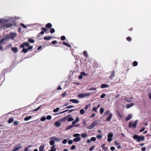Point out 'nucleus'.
Masks as SVG:
<instances>
[{"mask_svg":"<svg viewBox=\"0 0 151 151\" xmlns=\"http://www.w3.org/2000/svg\"><path fill=\"white\" fill-rule=\"evenodd\" d=\"M134 139H136L137 141L139 142L141 141H143L145 140V137L143 136H139L137 135H135L133 137Z\"/></svg>","mask_w":151,"mask_h":151,"instance_id":"1","label":"nucleus"},{"mask_svg":"<svg viewBox=\"0 0 151 151\" xmlns=\"http://www.w3.org/2000/svg\"><path fill=\"white\" fill-rule=\"evenodd\" d=\"M138 122L137 120H136L134 122L133 121L130 122L129 124V127H133L135 128Z\"/></svg>","mask_w":151,"mask_h":151,"instance_id":"2","label":"nucleus"},{"mask_svg":"<svg viewBox=\"0 0 151 151\" xmlns=\"http://www.w3.org/2000/svg\"><path fill=\"white\" fill-rule=\"evenodd\" d=\"M99 122V121L98 120L94 121L89 126L88 128L90 129L93 128L98 124Z\"/></svg>","mask_w":151,"mask_h":151,"instance_id":"3","label":"nucleus"},{"mask_svg":"<svg viewBox=\"0 0 151 151\" xmlns=\"http://www.w3.org/2000/svg\"><path fill=\"white\" fill-rule=\"evenodd\" d=\"M10 35H6V37L8 38V39H11L12 40H13L14 38L16 37V34L15 33H14L12 32L10 33Z\"/></svg>","mask_w":151,"mask_h":151,"instance_id":"4","label":"nucleus"},{"mask_svg":"<svg viewBox=\"0 0 151 151\" xmlns=\"http://www.w3.org/2000/svg\"><path fill=\"white\" fill-rule=\"evenodd\" d=\"M90 95L91 93H84L78 95V97L80 98H82L88 96Z\"/></svg>","mask_w":151,"mask_h":151,"instance_id":"5","label":"nucleus"},{"mask_svg":"<svg viewBox=\"0 0 151 151\" xmlns=\"http://www.w3.org/2000/svg\"><path fill=\"white\" fill-rule=\"evenodd\" d=\"M41 30L42 31L39 33L37 35V36H38V37H40L41 35H43L44 32H46L47 31V30L45 27H42L41 29Z\"/></svg>","mask_w":151,"mask_h":151,"instance_id":"6","label":"nucleus"},{"mask_svg":"<svg viewBox=\"0 0 151 151\" xmlns=\"http://www.w3.org/2000/svg\"><path fill=\"white\" fill-rule=\"evenodd\" d=\"M29 45V43L28 42H26L21 44L20 47L21 48H24L25 47H28Z\"/></svg>","mask_w":151,"mask_h":151,"instance_id":"7","label":"nucleus"},{"mask_svg":"<svg viewBox=\"0 0 151 151\" xmlns=\"http://www.w3.org/2000/svg\"><path fill=\"white\" fill-rule=\"evenodd\" d=\"M22 148L21 144H19L17 145V146L15 147L12 151H17Z\"/></svg>","mask_w":151,"mask_h":151,"instance_id":"8","label":"nucleus"},{"mask_svg":"<svg viewBox=\"0 0 151 151\" xmlns=\"http://www.w3.org/2000/svg\"><path fill=\"white\" fill-rule=\"evenodd\" d=\"M8 38L6 36H5L3 37V38L0 41V44L3 45L5 44V43H4V42L5 40H8Z\"/></svg>","mask_w":151,"mask_h":151,"instance_id":"9","label":"nucleus"},{"mask_svg":"<svg viewBox=\"0 0 151 151\" xmlns=\"http://www.w3.org/2000/svg\"><path fill=\"white\" fill-rule=\"evenodd\" d=\"M112 116V113H110L108 117L106 118V120L108 121L109 122L111 119V118Z\"/></svg>","mask_w":151,"mask_h":151,"instance_id":"10","label":"nucleus"},{"mask_svg":"<svg viewBox=\"0 0 151 151\" xmlns=\"http://www.w3.org/2000/svg\"><path fill=\"white\" fill-rule=\"evenodd\" d=\"M11 50L14 53H16L18 52V49L17 47H12Z\"/></svg>","mask_w":151,"mask_h":151,"instance_id":"11","label":"nucleus"},{"mask_svg":"<svg viewBox=\"0 0 151 151\" xmlns=\"http://www.w3.org/2000/svg\"><path fill=\"white\" fill-rule=\"evenodd\" d=\"M45 145H40L39 148V151H45L44 150Z\"/></svg>","mask_w":151,"mask_h":151,"instance_id":"12","label":"nucleus"},{"mask_svg":"<svg viewBox=\"0 0 151 151\" xmlns=\"http://www.w3.org/2000/svg\"><path fill=\"white\" fill-rule=\"evenodd\" d=\"M109 85L106 84H102L101 86V88H106L109 87Z\"/></svg>","mask_w":151,"mask_h":151,"instance_id":"13","label":"nucleus"},{"mask_svg":"<svg viewBox=\"0 0 151 151\" xmlns=\"http://www.w3.org/2000/svg\"><path fill=\"white\" fill-rule=\"evenodd\" d=\"M80 134H79L76 133V142L79 141L81 139V137H79Z\"/></svg>","mask_w":151,"mask_h":151,"instance_id":"14","label":"nucleus"},{"mask_svg":"<svg viewBox=\"0 0 151 151\" xmlns=\"http://www.w3.org/2000/svg\"><path fill=\"white\" fill-rule=\"evenodd\" d=\"M134 105V104L133 103L127 104L126 105V107L127 109H128L133 106Z\"/></svg>","mask_w":151,"mask_h":151,"instance_id":"15","label":"nucleus"},{"mask_svg":"<svg viewBox=\"0 0 151 151\" xmlns=\"http://www.w3.org/2000/svg\"><path fill=\"white\" fill-rule=\"evenodd\" d=\"M52 24L50 23H48L46 25L45 27L47 28H50L52 27Z\"/></svg>","mask_w":151,"mask_h":151,"instance_id":"16","label":"nucleus"},{"mask_svg":"<svg viewBox=\"0 0 151 151\" xmlns=\"http://www.w3.org/2000/svg\"><path fill=\"white\" fill-rule=\"evenodd\" d=\"M115 76V71H113L111 73L110 76L109 77V78L112 79Z\"/></svg>","mask_w":151,"mask_h":151,"instance_id":"17","label":"nucleus"},{"mask_svg":"<svg viewBox=\"0 0 151 151\" xmlns=\"http://www.w3.org/2000/svg\"><path fill=\"white\" fill-rule=\"evenodd\" d=\"M60 125V123L58 121H57L55 123V125L57 127H59Z\"/></svg>","mask_w":151,"mask_h":151,"instance_id":"18","label":"nucleus"},{"mask_svg":"<svg viewBox=\"0 0 151 151\" xmlns=\"http://www.w3.org/2000/svg\"><path fill=\"white\" fill-rule=\"evenodd\" d=\"M132 117V115L131 114H129L126 118V120L128 121L130 120Z\"/></svg>","mask_w":151,"mask_h":151,"instance_id":"19","label":"nucleus"},{"mask_svg":"<svg viewBox=\"0 0 151 151\" xmlns=\"http://www.w3.org/2000/svg\"><path fill=\"white\" fill-rule=\"evenodd\" d=\"M57 44L55 46V47H61V46L62 45V42H58Z\"/></svg>","mask_w":151,"mask_h":151,"instance_id":"20","label":"nucleus"},{"mask_svg":"<svg viewBox=\"0 0 151 151\" xmlns=\"http://www.w3.org/2000/svg\"><path fill=\"white\" fill-rule=\"evenodd\" d=\"M13 25L12 24L8 23L4 25V27H6L7 28L11 27Z\"/></svg>","mask_w":151,"mask_h":151,"instance_id":"21","label":"nucleus"},{"mask_svg":"<svg viewBox=\"0 0 151 151\" xmlns=\"http://www.w3.org/2000/svg\"><path fill=\"white\" fill-rule=\"evenodd\" d=\"M52 37L51 36L47 37L45 36L44 37V39L45 40H49L52 38Z\"/></svg>","mask_w":151,"mask_h":151,"instance_id":"22","label":"nucleus"},{"mask_svg":"<svg viewBox=\"0 0 151 151\" xmlns=\"http://www.w3.org/2000/svg\"><path fill=\"white\" fill-rule=\"evenodd\" d=\"M101 147L105 151H107L108 149L107 147H105V145L104 144H103L102 145Z\"/></svg>","mask_w":151,"mask_h":151,"instance_id":"23","label":"nucleus"},{"mask_svg":"<svg viewBox=\"0 0 151 151\" xmlns=\"http://www.w3.org/2000/svg\"><path fill=\"white\" fill-rule=\"evenodd\" d=\"M62 45H65L69 47H71V46L70 45H69L68 43L66 42H62Z\"/></svg>","mask_w":151,"mask_h":151,"instance_id":"24","label":"nucleus"},{"mask_svg":"<svg viewBox=\"0 0 151 151\" xmlns=\"http://www.w3.org/2000/svg\"><path fill=\"white\" fill-rule=\"evenodd\" d=\"M32 118V116H29L28 117H27L25 118L24 119V120L25 121H27L28 120H29L30 119Z\"/></svg>","mask_w":151,"mask_h":151,"instance_id":"25","label":"nucleus"},{"mask_svg":"<svg viewBox=\"0 0 151 151\" xmlns=\"http://www.w3.org/2000/svg\"><path fill=\"white\" fill-rule=\"evenodd\" d=\"M14 121V119L12 118H10L8 121V123L9 124L12 123Z\"/></svg>","mask_w":151,"mask_h":151,"instance_id":"26","label":"nucleus"},{"mask_svg":"<svg viewBox=\"0 0 151 151\" xmlns=\"http://www.w3.org/2000/svg\"><path fill=\"white\" fill-rule=\"evenodd\" d=\"M28 51V49H25L24 48H23V49H22V52L24 53H26Z\"/></svg>","mask_w":151,"mask_h":151,"instance_id":"27","label":"nucleus"},{"mask_svg":"<svg viewBox=\"0 0 151 151\" xmlns=\"http://www.w3.org/2000/svg\"><path fill=\"white\" fill-rule=\"evenodd\" d=\"M55 145H53L51 147V150L52 151H55L56 150V149L55 148Z\"/></svg>","mask_w":151,"mask_h":151,"instance_id":"28","label":"nucleus"},{"mask_svg":"<svg viewBox=\"0 0 151 151\" xmlns=\"http://www.w3.org/2000/svg\"><path fill=\"white\" fill-rule=\"evenodd\" d=\"M55 142L53 140H50V144L51 145H53L55 144Z\"/></svg>","mask_w":151,"mask_h":151,"instance_id":"29","label":"nucleus"},{"mask_svg":"<svg viewBox=\"0 0 151 151\" xmlns=\"http://www.w3.org/2000/svg\"><path fill=\"white\" fill-rule=\"evenodd\" d=\"M110 113H111L110 112V111L109 110H107L104 113V114L105 116H106L107 115H109Z\"/></svg>","mask_w":151,"mask_h":151,"instance_id":"30","label":"nucleus"},{"mask_svg":"<svg viewBox=\"0 0 151 151\" xmlns=\"http://www.w3.org/2000/svg\"><path fill=\"white\" fill-rule=\"evenodd\" d=\"M104 108H100V113L102 114H103V113L104 112Z\"/></svg>","mask_w":151,"mask_h":151,"instance_id":"31","label":"nucleus"},{"mask_svg":"<svg viewBox=\"0 0 151 151\" xmlns=\"http://www.w3.org/2000/svg\"><path fill=\"white\" fill-rule=\"evenodd\" d=\"M50 32L52 34V33L55 32V30L54 28H52L50 29Z\"/></svg>","mask_w":151,"mask_h":151,"instance_id":"32","label":"nucleus"},{"mask_svg":"<svg viewBox=\"0 0 151 151\" xmlns=\"http://www.w3.org/2000/svg\"><path fill=\"white\" fill-rule=\"evenodd\" d=\"M28 41L29 42L31 43H33L35 42V40H34L31 39H29L28 40Z\"/></svg>","mask_w":151,"mask_h":151,"instance_id":"33","label":"nucleus"},{"mask_svg":"<svg viewBox=\"0 0 151 151\" xmlns=\"http://www.w3.org/2000/svg\"><path fill=\"white\" fill-rule=\"evenodd\" d=\"M83 54L86 57H88V55L87 53V52L86 51H85L83 52Z\"/></svg>","mask_w":151,"mask_h":151,"instance_id":"34","label":"nucleus"},{"mask_svg":"<svg viewBox=\"0 0 151 151\" xmlns=\"http://www.w3.org/2000/svg\"><path fill=\"white\" fill-rule=\"evenodd\" d=\"M80 112L81 114H83L85 113V111L83 109H82L80 111Z\"/></svg>","mask_w":151,"mask_h":151,"instance_id":"35","label":"nucleus"},{"mask_svg":"<svg viewBox=\"0 0 151 151\" xmlns=\"http://www.w3.org/2000/svg\"><path fill=\"white\" fill-rule=\"evenodd\" d=\"M59 108H56L53 110V112L55 113L56 112L59 110Z\"/></svg>","mask_w":151,"mask_h":151,"instance_id":"36","label":"nucleus"},{"mask_svg":"<svg viewBox=\"0 0 151 151\" xmlns=\"http://www.w3.org/2000/svg\"><path fill=\"white\" fill-rule=\"evenodd\" d=\"M113 135L111 133H109L107 137L108 138H111L113 137Z\"/></svg>","mask_w":151,"mask_h":151,"instance_id":"37","label":"nucleus"},{"mask_svg":"<svg viewBox=\"0 0 151 151\" xmlns=\"http://www.w3.org/2000/svg\"><path fill=\"white\" fill-rule=\"evenodd\" d=\"M81 136L82 137L85 138L87 136V134L86 133H83L82 134Z\"/></svg>","mask_w":151,"mask_h":151,"instance_id":"38","label":"nucleus"},{"mask_svg":"<svg viewBox=\"0 0 151 151\" xmlns=\"http://www.w3.org/2000/svg\"><path fill=\"white\" fill-rule=\"evenodd\" d=\"M46 118L47 120H50V119H51L52 116L50 115H48V116H46Z\"/></svg>","mask_w":151,"mask_h":151,"instance_id":"39","label":"nucleus"},{"mask_svg":"<svg viewBox=\"0 0 151 151\" xmlns=\"http://www.w3.org/2000/svg\"><path fill=\"white\" fill-rule=\"evenodd\" d=\"M137 64H138L137 62L136 61H134L133 63V65L134 66H137Z\"/></svg>","mask_w":151,"mask_h":151,"instance_id":"40","label":"nucleus"},{"mask_svg":"<svg viewBox=\"0 0 151 151\" xmlns=\"http://www.w3.org/2000/svg\"><path fill=\"white\" fill-rule=\"evenodd\" d=\"M73 120V118L72 117H69L67 119V121H72Z\"/></svg>","mask_w":151,"mask_h":151,"instance_id":"41","label":"nucleus"},{"mask_svg":"<svg viewBox=\"0 0 151 151\" xmlns=\"http://www.w3.org/2000/svg\"><path fill=\"white\" fill-rule=\"evenodd\" d=\"M19 122L18 121H15L14 122L13 124L14 125L17 126L19 124Z\"/></svg>","mask_w":151,"mask_h":151,"instance_id":"42","label":"nucleus"},{"mask_svg":"<svg viewBox=\"0 0 151 151\" xmlns=\"http://www.w3.org/2000/svg\"><path fill=\"white\" fill-rule=\"evenodd\" d=\"M46 119V118L45 116H43L42 117L41 119L40 120L42 121H43L45 120Z\"/></svg>","mask_w":151,"mask_h":151,"instance_id":"43","label":"nucleus"},{"mask_svg":"<svg viewBox=\"0 0 151 151\" xmlns=\"http://www.w3.org/2000/svg\"><path fill=\"white\" fill-rule=\"evenodd\" d=\"M73 127V126H72L71 125H70L66 127V129H67V130L69 129H71Z\"/></svg>","mask_w":151,"mask_h":151,"instance_id":"44","label":"nucleus"},{"mask_svg":"<svg viewBox=\"0 0 151 151\" xmlns=\"http://www.w3.org/2000/svg\"><path fill=\"white\" fill-rule=\"evenodd\" d=\"M42 106H39L38 107L36 108V109H35L34 110H33V111H38L41 108V107H42Z\"/></svg>","mask_w":151,"mask_h":151,"instance_id":"45","label":"nucleus"},{"mask_svg":"<svg viewBox=\"0 0 151 151\" xmlns=\"http://www.w3.org/2000/svg\"><path fill=\"white\" fill-rule=\"evenodd\" d=\"M65 37L64 36H61L60 39L62 40H64L65 39Z\"/></svg>","mask_w":151,"mask_h":151,"instance_id":"46","label":"nucleus"},{"mask_svg":"<svg viewBox=\"0 0 151 151\" xmlns=\"http://www.w3.org/2000/svg\"><path fill=\"white\" fill-rule=\"evenodd\" d=\"M102 137V136L100 135H98L96 136V138L98 139H101Z\"/></svg>","mask_w":151,"mask_h":151,"instance_id":"47","label":"nucleus"},{"mask_svg":"<svg viewBox=\"0 0 151 151\" xmlns=\"http://www.w3.org/2000/svg\"><path fill=\"white\" fill-rule=\"evenodd\" d=\"M97 109H96V107H93L92 109V111H95L96 112H97Z\"/></svg>","mask_w":151,"mask_h":151,"instance_id":"48","label":"nucleus"},{"mask_svg":"<svg viewBox=\"0 0 151 151\" xmlns=\"http://www.w3.org/2000/svg\"><path fill=\"white\" fill-rule=\"evenodd\" d=\"M91 141H95L96 140V138L95 137H93L91 138Z\"/></svg>","mask_w":151,"mask_h":151,"instance_id":"49","label":"nucleus"},{"mask_svg":"<svg viewBox=\"0 0 151 151\" xmlns=\"http://www.w3.org/2000/svg\"><path fill=\"white\" fill-rule=\"evenodd\" d=\"M66 92H65L62 94V96L63 97H64L66 96Z\"/></svg>","mask_w":151,"mask_h":151,"instance_id":"50","label":"nucleus"},{"mask_svg":"<svg viewBox=\"0 0 151 151\" xmlns=\"http://www.w3.org/2000/svg\"><path fill=\"white\" fill-rule=\"evenodd\" d=\"M70 101L74 103H76V99H70Z\"/></svg>","mask_w":151,"mask_h":151,"instance_id":"51","label":"nucleus"},{"mask_svg":"<svg viewBox=\"0 0 151 151\" xmlns=\"http://www.w3.org/2000/svg\"><path fill=\"white\" fill-rule=\"evenodd\" d=\"M95 148V146H92L91 147L89 148V150L90 151H91L93 150Z\"/></svg>","mask_w":151,"mask_h":151,"instance_id":"52","label":"nucleus"},{"mask_svg":"<svg viewBox=\"0 0 151 151\" xmlns=\"http://www.w3.org/2000/svg\"><path fill=\"white\" fill-rule=\"evenodd\" d=\"M20 25L23 28H26V26L24 24L21 23L20 24Z\"/></svg>","mask_w":151,"mask_h":151,"instance_id":"53","label":"nucleus"},{"mask_svg":"<svg viewBox=\"0 0 151 151\" xmlns=\"http://www.w3.org/2000/svg\"><path fill=\"white\" fill-rule=\"evenodd\" d=\"M7 21H8V20H5L4 21V19H0V23L4 22V21L6 22Z\"/></svg>","mask_w":151,"mask_h":151,"instance_id":"54","label":"nucleus"},{"mask_svg":"<svg viewBox=\"0 0 151 151\" xmlns=\"http://www.w3.org/2000/svg\"><path fill=\"white\" fill-rule=\"evenodd\" d=\"M105 96L106 94L103 93L101 96L100 97L101 98H103Z\"/></svg>","mask_w":151,"mask_h":151,"instance_id":"55","label":"nucleus"},{"mask_svg":"<svg viewBox=\"0 0 151 151\" xmlns=\"http://www.w3.org/2000/svg\"><path fill=\"white\" fill-rule=\"evenodd\" d=\"M76 146L75 145H73L70 148L71 150H73L75 149Z\"/></svg>","mask_w":151,"mask_h":151,"instance_id":"56","label":"nucleus"},{"mask_svg":"<svg viewBox=\"0 0 151 151\" xmlns=\"http://www.w3.org/2000/svg\"><path fill=\"white\" fill-rule=\"evenodd\" d=\"M29 47H28V50H31L33 48V47L32 46H28Z\"/></svg>","mask_w":151,"mask_h":151,"instance_id":"57","label":"nucleus"},{"mask_svg":"<svg viewBox=\"0 0 151 151\" xmlns=\"http://www.w3.org/2000/svg\"><path fill=\"white\" fill-rule=\"evenodd\" d=\"M67 139H64L62 142V143L63 144H66L67 142Z\"/></svg>","mask_w":151,"mask_h":151,"instance_id":"58","label":"nucleus"},{"mask_svg":"<svg viewBox=\"0 0 151 151\" xmlns=\"http://www.w3.org/2000/svg\"><path fill=\"white\" fill-rule=\"evenodd\" d=\"M58 42H57V41L56 40H53L51 42L52 44H56Z\"/></svg>","mask_w":151,"mask_h":151,"instance_id":"59","label":"nucleus"},{"mask_svg":"<svg viewBox=\"0 0 151 151\" xmlns=\"http://www.w3.org/2000/svg\"><path fill=\"white\" fill-rule=\"evenodd\" d=\"M83 78V76L81 74V75L79 76L78 77V78L79 79H82Z\"/></svg>","mask_w":151,"mask_h":151,"instance_id":"60","label":"nucleus"},{"mask_svg":"<svg viewBox=\"0 0 151 151\" xmlns=\"http://www.w3.org/2000/svg\"><path fill=\"white\" fill-rule=\"evenodd\" d=\"M110 150H112V151H114L115 150V148L114 147H113V146H112V147H110Z\"/></svg>","mask_w":151,"mask_h":151,"instance_id":"61","label":"nucleus"},{"mask_svg":"<svg viewBox=\"0 0 151 151\" xmlns=\"http://www.w3.org/2000/svg\"><path fill=\"white\" fill-rule=\"evenodd\" d=\"M68 143L69 144H71L73 143V141L72 140H70L68 141Z\"/></svg>","mask_w":151,"mask_h":151,"instance_id":"62","label":"nucleus"},{"mask_svg":"<svg viewBox=\"0 0 151 151\" xmlns=\"http://www.w3.org/2000/svg\"><path fill=\"white\" fill-rule=\"evenodd\" d=\"M74 107V106L73 105H70V106H68L66 108H72L73 107Z\"/></svg>","mask_w":151,"mask_h":151,"instance_id":"63","label":"nucleus"},{"mask_svg":"<svg viewBox=\"0 0 151 151\" xmlns=\"http://www.w3.org/2000/svg\"><path fill=\"white\" fill-rule=\"evenodd\" d=\"M146 147H142V148H141V150L142 151H145L146 150Z\"/></svg>","mask_w":151,"mask_h":151,"instance_id":"64","label":"nucleus"}]
</instances>
